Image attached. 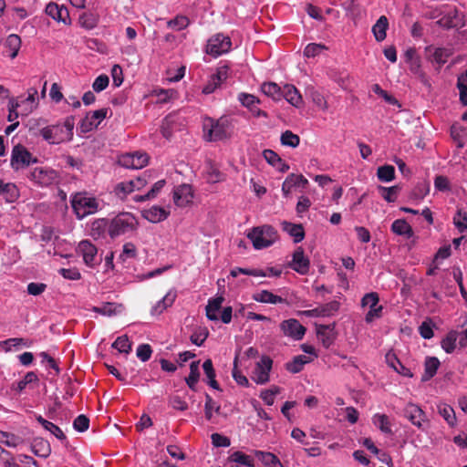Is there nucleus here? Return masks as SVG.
I'll return each instance as SVG.
<instances>
[{"label":"nucleus","instance_id":"nucleus-64","mask_svg":"<svg viewBox=\"0 0 467 467\" xmlns=\"http://www.w3.org/2000/svg\"><path fill=\"white\" fill-rule=\"evenodd\" d=\"M212 444L214 447H229L231 441L228 437L220 433H213L211 435Z\"/></svg>","mask_w":467,"mask_h":467},{"label":"nucleus","instance_id":"nucleus-15","mask_svg":"<svg viewBox=\"0 0 467 467\" xmlns=\"http://www.w3.org/2000/svg\"><path fill=\"white\" fill-rule=\"evenodd\" d=\"M46 13L57 22H62L65 25L71 24L68 9L64 5H58L56 3H49L46 6Z\"/></svg>","mask_w":467,"mask_h":467},{"label":"nucleus","instance_id":"nucleus-56","mask_svg":"<svg viewBox=\"0 0 467 467\" xmlns=\"http://www.w3.org/2000/svg\"><path fill=\"white\" fill-rule=\"evenodd\" d=\"M190 21L184 16H177L175 18L168 22V26L174 30H182L188 26Z\"/></svg>","mask_w":467,"mask_h":467},{"label":"nucleus","instance_id":"nucleus-1","mask_svg":"<svg viewBox=\"0 0 467 467\" xmlns=\"http://www.w3.org/2000/svg\"><path fill=\"white\" fill-rule=\"evenodd\" d=\"M202 130L203 138L207 141L223 140L230 136L229 121L224 118L214 119L206 117L203 120Z\"/></svg>","mask_w":467,"mask_h":467},{"label":"nucleus","instance_id":"nucleus-14","mask_svg":"<svg viewBox=\"0 0 467 467\" xmlns=\"http://www.w3.org/2000/svg\"><path fill=\"white\" fill-rule=\"evenodd\" d=\"M289 267L300 275H306L309 271L310 262L305 256L302 247H297L294 254L292 261L288 264Z\"/></svg>","mask_w":467,"mask_h":467},{"label":"nucleus","instance_id":"nucleus-63","mask_svg":"<svg viewBox=\"0 0 467 467\" xmlns=\"http://www.w3.org/2000/svg\"><path fill=\"white\" fill-rule=\"evenodd\" d=\"M109 83V78L107 75H99L96 79L94 80L92 84V88L96 92H100L104 90Z\"/></svg>","mask_w":467,"mask_h":467},{"label":"nucleus","instance_id":"nucleus-61","mask_svg":"<svg viewBox=\"0 0 467 467\" xmlns=\"http://www.w3.org/2000/svg\"><path fill=\"white\" fill-rule=\"evenodd\" d=\"M280 389L278 387H275L270 389H265L261 392L260 398L265 401V403L268 406H271L275 402V396L279 393Z\"/></svg>","mask_w":467,"mask_h":467},{"label":"nucleus","instance_id":"nucleus-44","mask_svg":"<svg viewBox=\"0 0 467 467\" xmlns=\"http://www.w3.org/2000/svg\"><path fill=\"white\" fill-rule=\"evenodd\" d=\"M38 381V377L34 371L27 372L24 379L13 384V389L22 392L28 384Z\"/></svg>","mask_w":467,"mask_h":467},{"label":"nucleus","instance_id":"nucleus-11","mask_svg":"<svg viewBox=\"0 0 467 467\" xmlns=\"http://www.w3.org/2000/svg\"><path fill=\"white\" fill-rule=\"evenodd\" d=\"M403 415L418 429L423 430V423L428 422L426 413L414 403H408L404 410Z\"/></svg>","mask_w":467,"mask_h":467},{"label":"nucleus","instance_id":"nucleus-38","mask_svg":"<svg viewBox=\"0 0 467 467\" xmlns=\"http://www.w3.org/2000/svg\"><path fill=\"white\" fill-rule=\"evenodd\" d=\"M36 420L43 426L45 430L50 431L58 440L63 441L67 439L62 430L53 422L47 420L42 416L36 417Z\"/></svg>","mask_w":467,"mask_h":467},{"label":"nucleus","instance_id":"nucleus-19","mask_svg":"<svg viewBox=\"0 0 467 467\" xmlns=\"http://www.w3.org/2000/svg\"><path fill=\"white\" fill-rule=\"evenodd\" d=\"M147 183L146 179L138 177L136 180H130L129 182H122L117 184L115 192L117 195L125 196L128 193L134 192L135 190H140Z\"/></svg>","mask_w":467,"mask_h":467},{"label":"nucleus","instance_id":"nucleus-62","mask_svg":"<svg viewBox=\"0 0 467 467\" xmlns=\"http://www.w3.org/2000/svg\"><path fill=\"white\" fill-rule=\"evenodd\" d=\"M169 405L174 410H186L188 409L187 402L178 395H173L169 398Z\"/></svg>","mask_w":467,"mask_h":467},{"label":"nucleus","instance_id":"nucleus-23","mask_svg":"<svg viewBox=\"0 0 467 467\" xmlns=\"http://www.w3.org/2000/svg\"><path fill=\"white\" fill-rule=\"evenodd\" d=\"M386 362L389 367H391L396 372L399 374L411 378L413 375L408 368H406L397 358L394 353L389 352L386 354Z\"/></svg>","mask_w":467,"mask_h":467},{"label":"nucleus","instance_id":"nucleus-5","mask_svg":"<svg viewBox=\"0 0 467 467\" xmlns=\"http://www.w3.org/2000/svg\"><path fill=\"white\" fill-rule=\"evenodd\" d=\"M27 178L37 186L47 187L57 182L58 175L51 168L36 167L30 170Z\"/></svg>","mask_w":467,"mask_h":467},{"label":"nucleus","instance_id":"nucleus-9","mask_svg":"<svg viewBox=\"0 0 467 467\" xmlns=\"http://www.w3.org/2000/svg\"><path fill=\"white\" fill-rule=\"evenodd\" d=\"M379 297L376 292L366 294L361 299L362 306H368L369 310L365 317L368 323L372 322L375 318L381 316L382 306H379Z\"/></svg>","mask_w":467,"mask_h":467},{"label":"nucleus","instance_id":"nucleus-46","mask_svg":"<svg viewBox=\"0 0 467 467\" xmlns=\"http://www.w3.org/2000/svg\"><path fill=\"white\" fill-rule=\"evenodd\" d=\"M280 140L281 144L284 146L296 148L299 145L300 138L291 130H285L281 134Z\"/></svg>","mask_w":467,"mask_h":467},{"label":"nucleus","instance_id":"nucleus-32","mask_svg":"<svg viewBox=\"0 0 467 467\" xmlns=\"http://www.w3.org/2000/svg\"><path fill=\"white\" fill-rule=\"evenodd\" d=\"M143 217L151 223H159L167 218V213L164 209L153 206L149 210L144 211Z\"/></svg>","mask_w":467,"mask_h":467},{"label":"nucleus","instance_id":"nucleus-28","mask_svg":"<svg viewBox=\"0 0 467 467\" xmlns=\"http://www.w3.org/2000/svg\"><path fill=\"white\" fill-rule=\"evenodd\" d=\"M391 231L407 238L412 237L414 234L412 227L403 219L395 220L391 224Z\"/></svg>","mask_w":467,"mask_h":467},{"label":"nucleus","instance_id":"nucleus-3","mask_svg":"<svg viewBox=\"0 0 467 467\" xmlns=\"http://www.w3.org/2000/svg\"><path fill=\"white\" fill-rule=\"evenodd\" d=\"M138 221L136 217L130 213H121L110 220L109 224V234L114 239L119 235L137 228Z\"/></svg>","mask_w":467,"mask_h":467},{"label":"nucleus","instance_id":"nucleus-53","mask_svg":"<svg viewBox=\"0 0 467 467\" xmlns=\"http://www.w3.org/2000/svg\"><path fill=\"white\" fill-rule=\"evenodd\" d=\"M57 129L58 126L45 127L40 130V134L48 143L57 144L62 140V139L57 138L56 134L54 133V130Z\"/></svg>","mask_w":467,"mask_h":467},{"label":"nucleus","instance_id":"nucleus-47","mask_svg":"<svg viewBox=\"0 0 467 467\" xmlns=\"http://www.w3.org/2000/svg\"><path fill=\"white\" fill-rule=\"evenodd\" d=\"M0 442L4 443L7 447L15 448L22 443L23 440L13 433L0 431Z\"/></svg>","mask_w":467,"mask_h":467},{"label":"nucleus","instance_id":"nucleus-57","mask_svg":"<svg viewBox=\"0 0 467 467\" xmlns=\"http://www.w3.org/2000/svg\"><path fill=\"white\" fill-rule=\"evenodd\" d=\"M325 49L327 47L322 44L310 43L305 47L304 55L306 57H315Z\"/></svg>","mask_w":467,"mask_h":467},{"label":"nucleus","instance_id":"nucleus-30","mask_svg":"<svg viewBox=\"0 0 467 467\" xmlns=\"http://www.w3.org/2000/svg\"><path fill=\"white\" fill-rule=\"evenodd\" d=\"M261 89L265 95L272 98L275 101H279L283 99V88H281L276 83H264L261 87Z\"/></svg>","mask_w":467,"mask_h":467},{"label":"nucleus","instance_id":"nucleus-21","mask_svg":"<svg viewBox=\"0 0 467 467\" xmlns=\"http://www.w3.org/2000/svg\"><path fill=\"white\" fill-rule=\"evenodd\" d=\"M283 98L291 105L299 108L302 105V97L297 88L293 85H285L282 90Z\"/></svg>","mask_w":467,"mask_h":467},{"label":"nucleus","instance_id":"nucleus-6","mask_svg":"<svg viewBox=\"0 0 467 467\" xmlns=\"http://www.w3.org/2000/svg\"><path fill=\"white\" fill-rule=\"evenodd\" d=\"M37 159L23 145L14 146L11 153L10 165L15 171H19L36 163Z\"/></svg>","mask_w":467,"mask_h":467},{"label":"nucleus","instance_id":"nucleus-31","mask_svg":"<svg viewBox=\"0 0 467 467\" xmlns=\"http://www.w3.org/2000/svg\"><path fill=\"white\" fill-rule=\"evenodd\" d=\"M6 52H9V57L15 58L21 47V39L17 35L12 34L7 36L5 42Z\"/></svg>","mask_w":467,"mask_h":467},{"label":"nucleus","instance_id":"nucleus-55","mask_svg":"<svg viewBox=\"0 0 467 467\" xmlns=\"http://www.w3.org/2000/svg\"><path fill=\"white\" fill-rule=\"evenodd\" d=\"M238 99L243 106L248 108L251 111H254V106L259 103V99L256 97L247 93H240Z\"/></svg>","mask_w":467,"mask_h":467},{"label":"nucleus","instance_id":"nucleus-37","mask_svg":"<svg viewBox=\"0 0 467 467\" xmlns=\"http://www.w3.org/2000/svg\"><path fill=\"white\" fill-rule=\"evenodd\" d=\"M458 332L455 330H451L441 340V348L446 353H452L456 348V342L458 340Z\"/></svg>","mask_w":467,"mask_h":467},{"label":"nucleus","instance_id":"nucleus-45","mask_svg":"<svg viewBox=\"0 0 467 467\" xmlns=\"http://www.w3.org/2000/svg\"><path fill=\"white\" fill-rule=\"evenodd\" d=\"M109 222L107 219H99L92 223L91 235L97 239L104 234L106 230L109 231Z\"/></svg>","mask_w":467,"mask_h":467},{"label":"nucleus","instance_id":"nucleus-10","mask_svg":"<svg viewBox=\"0 0 467 467\" xmlns=\"http://www.w3.org/2000/svg\"><path fill=\"white\" fill-rule=\"evenodd\" d=\"M273 360L268 356H263L256 363L252 379L257 384H265L269 381V372L272 369Z\"/></svg>","mask_w":467,"mask_h":467},{"label":"nucleus","instance_id":"nucleus-52","mask_svg":"<svg viewBox=\"0 0 467 467\" xmlns=\"http://www.w3.org/2000/svg\"><path fill=\"white\" fill-rule=\"evenodd\" d=\"M209 336L206 327H199L191 336V342L198 347L202 346Z\"/></svg>","mask_w":467,"mask_h":467},{"label":"nucleus","instance_id":"nucleus-48","mask_svg":"<svg viewBox=\"0 0 467 467\" xmlns=\"http://www.w3.org/2000/svg\"><path fill=\"white\" fill-rule=\"evenodd\" d=\"M453 223L460 233L467 229V212L458 209L453 216Z\"/></svg>","mask_w":467,"mask_h":467},{"label":"nucleus","instance_id":"nucleus-8","mask_svg":"<svg viewBox=\"0 0 467 467\" xmlns=\"http://www.w3.org/2000/svg\"><path fill=\"white\" fill-rule=\"evenodd\" d=\"M436 25L444 29L463 27L466 25V16L456 7H452L436 22Z\"/></svg>","mask_w":467,"mask_h":467},{"label":"nucleus","instance_id":"nucleus-51","mask_svg":"<svg viewBox=\"0 0 467 467\" xmlns=\"http://www.w3.org/2000/svg\"><path fill=\"white\" fill-rule=\"evenodd\" d=\"M220 409V405H217L216 402L213 400V398L209 394H206L204 405L205 418L208 420H211L213 418V410H214L216 413H219Z\"/></svg>","mask_w":467,"mask_h":467},{"label":"nucleus","instance_id":"nucleus-36","mask_svg":"<svg viewBox=\"0 0 467 467\" xmlns=\"http://www.w3.org/2000/svg\"><path fill=\"white\" fill-rule=\"evenodd\" d=\"M199 365H200V360L192 361L190 364V374L185 379L186 384L192 390H196V384L199 381V378H200Z\"/></svg>","mask_w":467,"mask_h":467},{"label":"nucleus","instance_id":"nucleus-60","mask_svg":"<svg viewBox=\"0 0 467 467\" xmlns=\"http://www.w3.org/2000/svg\"><path fill=\"white\" fill-rule=\"evenodd\" d=\"M73 427L79 432L86 431L89 427V419L84 415H78L73 421Z\"/></svg>","mask_w":467,"mask_h":467},{"label":"nucleus","instance_id":"nucleus-35","mask_svg":"<svg viewBox=\"0 0 467 467\" xmlns=\"http://www.w3.org/2000/svg\"><path fill=\"white\" fill-rule=\"evenodd\" d=\"M378 191L380 194V196L388 202H394L397 198L398 194L400 191V187L399 185H394L391 187H385L382 185L378 186Z\"/></svg>","mask_w":467,"mask_h":467},{"label":"nucleus","instance_id":"nucleus-27","mask_svg":"<svg viewBox=\"0 0 467 467\" xmlns=\"http://www.w3.org/2000/svg\"><path fill=\"white\" fill-rule=\"evenodd\" d=\"M253 299L266 304H279L284 303L285 300L279 296L274 295L272 292L268 290H261L258 293L253 295Z\"/></svg>","mask_w":467,"mask_h":467},{"label":"nucleus","instance_id":"nucleus-40","mask_svg":"<svg viewBox=\"0 0 467 467\" xmlns=\"http://www.w3.org/2000/svg\"><path fill=\"white\" fill-rule=\"evenodd\" d=\"M438 411L451 427L456 424L457 419L451 406L445 403L441 404L438 406Z\"/></svg>","mask_w":467,"mask_h":467},{"label":"nucleus","instance_id":"nucleus-29","mask_svg":"<svg viewBox=\"0 0 467 467\" xmlns=\"http://www.w3.org/2000/svg\"><path fill=\"white\" fill-rule=\"evenodd\" d=\"M282 224L283 230L294 237L295 243H299L304 239L305 231L302 224H295L288 222H284Z\"/></svg>","mask_w":467,"mask_h":467},{"label":"nucleus","instance_id":"nucleus-7","mask_svg":"<svg viewBox=\"0 0 467 467\" xmlns=\"http://www.w3.org/2000/svg\"><path fill=\"white\" fill-rule=\"evenodd\" d=\"M232 47V41L229 36L223 34H216L209 40L206 47V52L213 57H219L227 53Z\"/></svg>","mask_w":467,"mask_h":467},{"label":"nucleus","instance_id":"nucleus-34","mask_svg":"<svg viewBox=\"0 0 467 467\" xmlns=\"http://www.w3.org/2000/svg\"><path fill=\"white\" fill-rule=\"evenodd\" d=\"M255 456L266 466V467H284L277 456L272 452H265L261 451H255Z\"/></svg>","mask_w":467,"mask_h":467},{"label":"nucleus","instance_id":"nucleus-24","mask_svg":"<svg viewBox=\"0 0 467 467\" xmlns=\"http://www.w3.org/2000/svg\"><path fill=\"white\" fill-rule=\"evenodd\" d=\"M441 363L436 357H428L424 362V373L421 381H428L432 379L440 367Z\"/></svg>","mask_w":467,"mask_h":467},{"label":"nucleus","instance_id":"nucleus-39","mask_svg":"<svg viewBox=\"0 0 467 467\" xmlns=\"http://www.w3.org/2000/svg\"><path fill=\"white\" fill-rule=\"evenodd\" d=\"M99 23V16L93 12H84L79 16V24L86 29H93Z\"/></svg>","mask_w":467,"mask_h":467},{"label":"nucleus","instance_id":"nucleus-12","mask_svg":"<svg viewBox=\"0 0 467 467\" xmlns=\"http://www.w3.org/2000/svg\"><path fill=\"white\" fill-rule=\"evenodd\" d=\"M77 252L82 255L86 265L94 267L99 264L97 260L98 249L90 241H81L78 245Z\"/></svg>","mask_w":467,"mask_h":467},{"label":"nucleus","instance_id":"nucleus-17","mask_svg":"<svg viewBox=\"0 0 467 467\" xmlns=\"http://www.w3.org/2000/svg\"><path fill=\"white\" fill-rule=\"evenodd\" d=\"M37 95V89L35 88L28 89L27 97H18L15 99V100H17L21 106V116H28L37 106L36 103V97Z\"/></svg>","mask_w":467,"mask_h":467},{"label":"nucleus","instance_id":"nucleus-20","mask_svg":"<svg viewBox=\"0 0 467 467\" xmlns=\"http://www.w3.org/2000/svg\"><path fill=\"white\" fill-rule=\"evenodd\" d=\"M31 451L36 456L47 458L51 453V446L47 441L37 437L31 443Z\"/></svg>","mask_w":467,"mask_h":467},{"label":"nucleus","instance_id":"nucleus-18","mask_svg":"<svg viewBox=\"0 0 467 467\" xmlns=\"http://www.w3.org/2000/svg\"><path fill=\"white\" fill-rule=\"evenodd\" d=\"M308 184L307 179L302 174H289L282 184V192L285 197H288L294 187L306 188Z\"/></svg>","mask_w":467,"mask_h":467},{"label":"nucleus","instance_id":"nucleus-54","mask_svg":"<svg viewBox=\"0 0 467 467\" xmlns=\"http://www.w3.org/2000/svg\"><path fill=\"white\" fill-rule=\"evenodd\" d=\"M457 88L460 91V101L463 106H467V76L458 77Z\"/></svg>","mask_w":467,"mask_h":467},{"label":"nucleus","instance_id":"nucleus-16","mask_svg":"<svg viewBox=\"0 0 467 467\" xmlns=\"http://www.w3.org/2000/svg\"><path fill=\"white\" fill-rule=\"evenodd\" d=\"M192 190L188 184H182L174 189L173 202L179 207H185L192 201Z\"/></svg>","mask_w":467,"mask_h":467},{"label":"nucleus","instance_id":"nucleus-4","mask_svg":"<svg viewBox=\"0 0 467 467\" xmlns=\"http://www.w3.org/2000/svg\"><path fill=\"white\" fill-rule=\"evenodd\" d=\"M71 206L78 219L95 213L98 211L99 203L94 197L88 196L86 193L78 192L71 200Z\"/></svg>","mask_w":467,"mask_h":467},{"label":"nucleus","instance_id":"nucleus-33","mask_svg":"<svg viewBox=\"0 0 467 467\" xmlns=\"http://www.w3.org/2000/svg\"><path fill=\"white\" fill-rule=\"evenodd\" d=\"M311 359L305 355H298L294 357L293 360L285 364V368L291 373L300 372L304 365L309 363Z\"/></svg>","mask_w":467,"mask_h":467},{"label":"nucleus","instance_id":"nucleus-59","mask_svg":"<svg viewBox=\"0 0 467 467\" xmlns=\"http://www.w3.org/2000/svg\"><path fill=\"white\" fill-rule=\"evenodd\" d=\"M20 106H21V104L17 100H15V99H10L9 105H8V111H9L8 116H7L8 121L14 123L17 119L19 115H21V111L20 112L17 111V109Z\"/></svg>","mask_w":467,"mask_h":467},{"label":"nucleus","instance_id":"nucleus-43","mask_svg":"<svg viewBox=\"0 0 467 467\" xmlns=\"http://www.w3.org/2000/svg\"><path fill=\"white\" fill-rule=\"evenodd\" d=\"M373 423L383 432L390 434L392 432L389 417L385 414L377 413L372 418Z\"/></svg>","mask_w":467,"mask_h":467},{"label":"nucleus","instance_id":"nucleus-42","mask_svg":"<svg viewBox=\"0 0 467 467\" xmlns=\"http://www.w3.org/2000/svg\"><path fill=\"white\" fill-rule=\"evenodd\" d=\"M229 461L237 463L238 465H244L246 467H254V460L251 456L246 455L243 451H236L229 456Z\"/></svg>","mask_w":467,"mask_h":467},{"label":"nucleus","instance_id":"nucleus-49","mask_svg":"<svg viewBox=\"0 0 467 467\" xmlns=\"http://www.w3.org/2000/svg\"><path fill=\"white\" fill-rule=\"evenodd\" d=\"M112 348L118 349L120 353L129 354L131 351V343L127 336H120L113 342Z\"/></svg>","mask_w":467,"mask_h":467},{"label":"nucleus","instance_id":"nucleus-50","mask_svg":"<svg viewBox=\"0 0 467 467\" xmlns=\"http://www.w3.org/2000/svg\"><path fill=\"white\" fill-rule=\"evenodd\" d=\"M176 298V294L169 292L167 293L161 300H160L156 306L153 307V310L157 313H161L168 306H171Z\"/></svg>","mask_w":467,"mask_h":467},{"label":"nucleus","instance_id":"nucleus-41","mask_svg":"<svg viewBox=\"0 0 467 467\" xmlns=\"http://www.w3.org/2000/svg\"><path fill=\"white\" fill-rule=\"evenodd\" d=\"M378 179L382 182H389L395 179V168L392 165H383L378 168Z\"/></svg>","mask_w":467,"mask_h":467},{"label":"nucleus","instance_id":"nucleus-2","mask_svg":"<svg viewBox=\"0 0 467 467\" xmlns=\"http://www.w3.org/2000/svg\"><path fill=\"white\" fill-rule=\"evenodd\" d=\"M247 237L252 241L255 249H263L272 245L278 238L277 231L271 225L265 224L254 227Z\"/></svg>","mask_w":467,"mask_h":467},{"label":"nucleus","instance_id":"nucleus-26","mask_svg":"<svg viewBox=\"0 0 467 467\" xmlns=\"http://www.w3.org/2000/svg\"><path fill=\"white\" fill-rule=\"evenodd\" d=\"M388 27V18L385 16H381L372 26V32L377 41L381 42L386 38Z\"/></svg>","mask_w":467,"mask_h":467},{"label":"nucleus","instance_id":"nucleus-25","mask_svg":"<svg viewBox=\"0 0 467 467\" xmlns=\"http://www.w3.org/2000/svg\"><path fill=\"white\" fill-rule=\"evenodd\" d=\"M223 301L224 298L223 296H217L215 298L209 299L208 304L205 307L206 317L209 320H219V316L217 315V312L221 309Z\"/></svg>","mask_w":467,"mask_h":467},{"label":"nucleus","instance_id":"nucleus-13","mask_svg":"<svg viewBox=\"0 0 467 467\" xmlns=\"http://www.w3.org/2000/svg\"><path fill=\"white\" fill-rule=\"evenodd\" d=\"M280 328L284 335L296 340H300L306 334V327L302 326L297 319L290 318L280 324Z\"/></svg>","mask_w":467,"mask_h":467},{"label":"nucleus","instance_id":"nucleus-58","mask_svg":"<svg viewBox=\"0 0 467 467\" xmlns=\"http://www.w3.org/2000/svg\"><path fill=\"white\" fill-rule=\"evenodd\" d=\"M151 354H152V349L149 344H140L138 346L137 350H136V356L141 361H143V362L148 361L150 358Z\"/></svg>","mask_w":467,"mask_h":467},{"label":"nucleus","instance_id":"nucleus-22","mask_svg":"<svg viewBox=\"0 0 467 467\" xmlns=\"http://www.w3.org/2000/svg\"><path fill=\"white\" fill-rule=\"evenodd\" d=\"M0 194L7 202H14L19 197V190L16 184L12 182L5 183L0 179Z\"/></svg>","mask_w":467,"mask_h":467}]
</instances>
